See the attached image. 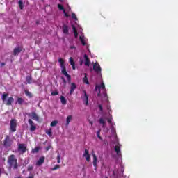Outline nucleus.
<instances>
[{
	"label": "nucleus",
	"instance_id": "nucleus-56",
	"mask_svg": "<svg viewBox=\"0 0 178 178\" xmlns=\"http://www.w3.org/2000/svg\"><path fill=\"white\" fill-rule=\"evenodd\" d=\"M24 105H27L28 104H27V102H24Z\"/></svg>",
	"mask_w": 178,
	"mask_h": 178
},
{
	"label": "nucleus",
	"instance_id": "nucleus-43",
	"mask_svg": "<svg viewBox=\"0 0 178 178\" xmlns=\"http://www.w3.org/2000/svg\"><path fill=\"white\" fill-rule=\"evenodd\" d=\"M86 161H87V162L89 163L90 161H91V157L86 158Z\"/></svg>",
	"mask_w": 178,
	"mask_h": 178
},
{
	"label": "nucleus",
	"instance_id": "nucleus-1",
	"mask_svg": "<svg viewBox=\"0 0 178 178\" xmlns=\"http://www.w3.org/2000/svg\"><path fill=\"white\" fill-rule=\"evenodd\" d=\"M58 63L60 65V67L62 69L61 70L62 74H64V76L67 77V81H68L69 83H70L71 76L69 75V74L67 73V71H66V67H65V64L64 63V60L60 58L58 59Z\"/></svg>",
	"mask_w": 178,
	"mask_h": 178
},
{
	"label": "nucleus",
	"instance_id": "nucleus-18",
	"mask_svg": "<svg viewBox=\"0 0 178 178\" xmlns=\"http://www.w3.org/2000/svg\"><path fill=\"white\" fill-rule=\"evenodd\" d=\"M83 157H85L86 159V158H91V155L89 154V150L88 149H85V152L83 154Z\"/></svg>",
	"mask_w": 178,
	"mask_h": 178
},
{
	"label": "nucleus",
	"instance_id": "nucleus-57",
	"mask_svg": "<svg viewBox=\"0 0 178 178\" xmlns=\"http://www.w3.org/2000/svg\"><path fill=\"white\" fill-rule=\"evenodd\" d=\"M17 178H22L21 177H17Z\"/></svg>",
	"mask_w": 178,
	"mask_h": 178
},
{
	"label": "nucleus",
	"instance_id": "nucleus-28",
	"mask_svg": "<svg viewBox=\"0 0 178 178\" xmlns=\"http://www.w3.org/2000/svg\"><path fill=\"white\" fill-rule=\"evenodd\" d=\"M57 8H58L59 10H63V13H65V9H64V7L61 4H58Z\"/></svg>",
	"mask_w": 178,
	"mask_h": 178
},
{
	"label": "nucleus",
	"instance_id": "nucleus-8",
	"mask_svg": "<svg viewBox=\"0 0 178 178\" xmlns=\"http://www.w3.org/2000/svg\"><path fill=\"white\" fill-rule=\"evenodd\" d=\"M27 115H28V117H29L33 120L38 121L39 119H40V118L38 117L37 113H35V112H31L30 113H28Z\"/></svg>",
	"mask_w": 178,
	"mask_h": 178
},
{
	"label": "nucleus",
	"instance_id": "nucleus-39",
	"mask_svg": "<svg viewBox=\"0 0 178 178\" xmlns=\"http://www.w3.org/2000/svg\"><path fill=\"white\" fill-rule=\"evenodd\" d=\"M98 108H99V110L100 111V112L102 113L103 112V108H102V104H99Z\"/></svg>",
	"mask_w": 178,
	"mask_h": 178
},
{
	"label": "nucleus",
	"instance_id": "nucleus-55",
	"mask_svg": "<svg viewBox=\"0 0 178 178\" xmlns=\"http://www.w3.org/2000/svg\"><path fill=\"white\" fill-rule=\"evenodd\" d=\"M107 109L110 110V106H108Z\"/></svg>",
	"mask_w": 178,
	"mask_h": 178
},
{
	"label": "nucleus",
	"instance_id": "nucleus-51",
	"mask_svg": "<svg viewBox=\"0 0 178 178\" xmlns=\"http://www.w3.org/2000/svg\"><path fill=\"white\" fill-rule=\"evenodd\" d=\"M90 125H92V124H93L92 121H90Z\"/></svg>",
	"mask_w": 178,
	"mask_h": 178
},
{
	"label": "nucleus",
	"instance_id": "nucleus-36",
	"mask_svg": "<svg viewBox=\"0 0 178 178\" xmlns=\"http://www.w3.org/2000/svg\"><path fill=\"white\" fill-rule=\"evenodd\" d=\"M51 96H56V95H58V90H56V91L51 92Z\"/></svg>",
	"mask_w": 178,
	"mask_h": 178
},
{
	"label": "nucleus",
	"instance_id": "nucleus-54",
	"mask_svg": "<svg viewBox=\"0 0 178 178\" xmlns=\"http://www.w3.org/2000/svg\"><path fill=\"white\" fill-rule=\"evenodd\" d=\"M82 63H83V61L80 62V65H82Z\"/></svg>",
	"mask_w": 178,
	"mask_h": 178
},
{
	"label": "nucleus",
	"instance_id": "nucleus-48",
	"mask_svg": "<svg viewBox=\"0 0 178 178\" xmlns=\"http://www.w3.org/2000/svg\"><path fill=\"white\" fill-rule=\"evenodd\" d=\"M70 48L71 49H76V47H75L74 46H71Z\"/></svg>",
	"mask_w": 178,
	"mask_h": 178
},
{
	"label": "nucleus",
	"instance_id": "nucleus-41",
	"mask_svg": "<svg viewBox=\"0 0 178 178\" xmlns=\"http://www.w3.org/2000/svg\"><path fill=\"white\" fill-rule=\"evenodd\" d=\"M33 170V165H30L29 167H28V169H27V170L28 171H31Z\"/></svg>",
	"mask_w": 178,
	"mask_h": 178
},
{
	"label": "nucleus",
	"instance_id": "nucleus-29",
	"mask_svg": "<svg viewBox=\"0 0 178 178\" xmlns=\"http://www.w3.org/2000/svg\"><path fill=\"white\" fill-rule=\"evenodd\" d=\"M99 124H103V128H104V127H105V121H104V119H103V118H100V119H99Z\"/></svg>",
	"mask_w": 178,
	"mask_h": 178
},
{
	"label": "nucleus",
	"instance_id": "nucleus-42",
	"mask_svg": "<svg viewBox=\"0 0 178 178\" xmlns=\"http://www.w3.org/2000/svg\"><path fill=\"white\" fill-rule=\"evenodd\" d=\"M62 81H63V83L66 84L67 83V81L65 80V78L62 77Z\"/></svg>",
	"mask_w": 178,
	"mask_h": 178
},
{
	"label": "nucleus",
	"instance_id": "nucleus-2",
	"mask_svg": "<svg viewBox=\"0 0 178 178\" xmlns=\"http://www.w3.org/2000/svg\"><path fill=\"white\" fill-rule=\"evenodd\" d=\"M7 163H8L10 168H13L14 170L17 169V159L14 154H11L8 156Z\"/></svg>",
	"mask_w": 178,
	"mask_h": 178
},
{
	"label": "nucleus",
	"instance_id": "nucleus-13",
	"mask_svg": "<svg viewBox=\"0 0 178 178\" xmlns=\"http://www.w3.org/2000/svg\"><path fill=\"white\" fill-rule=\"evenodd\" d=\"M62 32L65 34V35H68L69 34V28L68 26L66 24H63L62 26Z\"/></svg>",
	"mask_w": 178,
	"mask_h": 178
},
{
	"label": "nucleus",
	"instance_id": "nucleus-16",
	"mask_svg": "<svg viewBox=\"0 0 178 178\" xmlns=\"http://www.w3.org/2000/svg\"><path fill=\"white\" fill-rule=\"evenodd\" d=\"M69 63H70V65H72V70H76V66H75V63H74V58H70L69 59Z\"/></svg>",
	"mask_w": 178,
	"mask_h": 178
},
{
	"label": "nucleus",
	"instance_id": "nucleus-34",
	"mask_svg": "<svg viewBox=\"0 0 178 178\" xmlns=\"http://www.w3.org/2000/svg\"><path fill=\"white\" fill-rule=\"evenodd\" d=\"M58 121L54 120V121H53V122H51L50 126H51V127H55L56 124H58Z\"/></svg>",
	"mask_w": 178,
	"mask_h": 178
},
{
	"label": "nucleus",
	"instance_id": "nucleus-7",
	"mask_svg": "<svg viewBox=\"0 0 178 178\" xmlns=\"http://www.w3.org/2000/svg\"><path fill=\"white\" fill-rule=\"evenodd\" d=\"M28 123L30 125V131L34 132L37 129V127L35 126L34 122L32 121V119L28 120Z\"/></svg>",
	"mask_w": 178,
	"mask_h": 178
},
{
	"label": "nucleus",
	"instance_id": "nucleus-19",
	"mask_svg": "<svg viewBox=\"0 0 178 178\" xmlns=\"http://www.w3.org/2000/svg\"><path fill=\"white\" fill-rule=\"evenodd\" d=\"M24 103V100L22 97L17 98V102H15V104H19V105H22Z\"/></svg>",
	"mask_w": 178,
	"mask_h": 178
},
{
	"label": "nucleus",
	"instance_id": "nucleus-35",
	"mask_svg": "<svg viewBox=\"0 0 178 178\" xmlns=\"http://www.w3.org/2000/svg\"><path fill=\"white\" fill-rule=\"evenodd\" d=\"M56 159H57V163H60V155L59 154V153L57 154Z\"/></svg>",
	"mask_w": 178,
	"mask_h": 178
},
{
	"label": "nucleus",
	"instance_id": "nucleus-27",
	"mask_svg": "<svg viewBox=\"0 0 178 178\" xmlns=\"http://www.w3.org/2000/svg\"><path fill=\"white\" fill-rule=\"evenodd\" d=\"M60 102H61L62 104H63V105L66 104L67 101H66L65 97H64V96H60Z\"/></svg>",
	"mask_w": 178,
	"mask_h": 178
},
{
	"label": "nucleus",
	"instance_id": "nucleus-52",
	"mask_svg": "<svg viewBox=\"0 0 178 178\" xmlns=\"http://www.w3.org/2000/svg\"><path fill=\"white\" fill-rule=\"evenodd\" d=\"M97 89H98V86H95V90H97Z\"/></svg>",
	"mask_w": 178,
	"mask_h": 178
},
{
	"label": "nucleus",
	"instance_id": "nucleus-25",
	"mask_svg": "<svg viewBox=\"0 0 178 178\" xmlns=\"http://www.w3.org/2000/svg\"><path fill=\"white\" fill-rule=\"evenodd\" d=\"M100 88L102 89V90L105 89V84H104V83H101L100 86H98V90H99L98 95H99V94H100Z\"/></svg>",
	"mask_w": 178,
	"mask_h": 178
},
{
	"label": "nucleus",
	"instance_id": "nucleus-26",
	"mask_svg": "<svg viewBox=\"0 0 178 178\" xmlns=\"http://www.w3.org/2000/svg\"><path fill=\"white\" fill-rule=\"evenodd\" d=\"M26 82H27V84H31V83H32V76H26Z\"/></svg>",
	"mask_w": 178,
	"mask_h": 178
},
{
	"label": "nucleus",
	"instance_id": "nucleus-10",
	"mask_svg": "<svg viewBox=\"0 0 178 178\" xmlns=\"http://www.w3.org/2000/svg\"><path fill=\"white\" fill-rule=\"evenodd\" d=\"M93 70H95L96 73H99L102 72V67H100V65L98 64V63H95V65H93Z\"/></svg>",
	"mask_w": 178,
	"mask_h": 178
},
{
	"label": "nucleus",
	"instance_id": "nucleus-46",
	"mask_svg": "<svg viewBox=\"0 0 178 178\" xmlns=\"http://www.w3.org/2000/svg\"><path fill=\"white\" fill-rule=\"evenodd\" d=\"M63 13L65 15V17H69V15H68L67 13H66V11H65V13Z\"/></svg>",
	"mask_w": 178,
	"mask_h": 178
},
{
	"label": "nucleus",
	"instance_id": "nucleus-12",
	"mask_svg": "<svg viewBox=\"0 0 178 178\" xmlns=\"http://www.w3.org/2000/svg\"><path fill=\"white\" fill-rule=\"evenodd\" d=\"M83 92H84V96L81 97L83 99V102H85L86 106L88 105V95H87L86 91L83 90Z\"/></svg>",
	"mask_w": 178,
	"mask_h": 178
},
{
	"label": "nucleus",
	"instance_id": "nucleus-44",
	"mask_svg": "<svg viewBox=\"0 0 178 178\" xmlns=\"http://www.w3.org/2000/svg\"><path fill=\"white\" fill-rule=\"evenodd\" d=\"M51 149V146L46 147L45 150L49 151Z\"/></svg>",
	"mask_w": 178,
	"mask_h": 178
},
{
	"label": "nucleus",
	"instance_id": "nucleus-4",
	"mask_svg": "<svg viewBox=\"0 0 178 178\" xmlns=\"http://www.w3.org/2000/svg\"><path fill=\"white\" fill-rule=\"evenodd\" d=\"M17 120L16 119H11L10 121V132L14 133L17 131Z\"/></svg>",
	"mask_w": 178,
	"mask_h": 178
},
{
	"label": "nucleus",
	"instance_id": "nucleus-24",
	"mask_svg": "<svg viewBox=\"0 0 178 178\" xmlns=\"http://www.w3.org/2000/svg\"><path fill=\"white\" fill-rule=\"evenodd\" d=\"M72 31H74V38H77V37L79 35V33H77V30H76V27L74 25H72Z\"/></svg>",
	"mask_w": 178,
	"mask_h": 178
},
{
	"label": "nucleus",
	"instance_id": "nucleus-14",
	"mask_svg": "<svg viewBox=\"0 0 178 178\" xmlns=\"http://www.w3.org/2000/svg\"><path fill=\"white\" fill-rule=\"evenodd\" d=\"M45 158L44 157H40V159H38V161H36V165L40 166L44 163Z\"/></svg>",
	"mask_w": 178,
	"mask_h": 178
},
{
	"label": "nucleus",
	"instance_id": "nucleus-3",
	"mask_svg": "<svg viewBox=\"0 0 178 178\" xmlns=\"http://www.w3.org/2000/svg\"><path fill=\"white\" fill-rule=\"evenodd\" d=\"M8 95L9 94L6 92L2 94L1 100L4 102V104H6V106H11L12 103H13L14 102V98L12 97H9L6 100V98L8 97Z\"/></svg>",
	"mask_w": 178,
	"mask_h": 178
},
{
	"label": "nucleus",
	"instance_id": "nucleus-5",
	"mask_svg": "<svg viewBox=\"0 0 178 178\" xmlns=\"http://www.w3.org/2000/svg\"><path fill=\"white\" fill-rule=\"evenodd\" d=\"M27 151V146L25 144H17V152L21 154H24Z\"/></svg>",
	"mask_w": 178,
	"mask_h": 178
},
{
	"label": "nucleus",
	"instance_id": "nucleus-38",
	"mask_svg": "<svg viewBox=\"0 0 178 178\" xmlns=\"http://www.w3.org/2000/svg\"><path fill=\"white\" fill-rule=\"evenodd\" d=\"M97 138H99V140H102V136H100V130L97 131Z\"/></svg>",
	"mask_w": 178,
	"mask_h": 178
},
{
	"label": "nucleus",
	"instance_id": "nucleus-45",
	"mask_svg": "<svg viewBox=\"0 0 178 178\" xmlns=\"http://www.w3.org/2000/svg\"><path fill=\"white\" fill-rule=\"evenodd\" d=\"M92 157H93V158L97 157V156L95 155L94 151L92 152Z\"/></svg>",
	"mask_w": 178,
	"mask_h": 178
},
{
	"label": "nucleus",
	"instance_id": "nucleus-6",
	"mask_svg": "<svg viewBox=\"0 0 178 178\" xmlns=\"http://www.w3.org/2000/svg\"><path fill=\"white\" fill-rule=\"evenodd\" d=\"M12 145V140H10V137L7 135L6 138L3 140V146L6 147H10Z\"/></svg>",
	"mask_w": 178,
	"mask_h": 178
},
{
	"label": "nucleus",
	"instance_id": "nucleus-53",
	"mask_svg": "<svg viewBox=\"0 0 178 178\" xmlns=\"http://www.w3.org/2000/svg\"><path fill=\"white\" fill-rule=\"evenodd\" d=\"M64 0H59V2L63 3Z\"/></svg>",
	"mask_w": 178,
	"mask_h": 178
},
{
	"label": "nucleus",
	"instance_id": "nucleus-22",
	"mask_svg": "<svg viewBox=\"0 0 178 178\" xmlns=\"http://www.w3.org/2000/svg\"><path fill=\"white\" fill-rule=\"evenodd\" d=\"M115 152L117 155L118 156L121 155L120 146L119 145L115 146Z\"/></svg>",
	"mask_w": 178,
	"mask_h": 178
},
{
	"label": "nucleus",
	"instance_id": "nucleus-37",
	"mask_svg": "<svg viewBox=\"0 0 178 178\" xmlns=\"http://www.w3.org/2000/svg\"><path fill=\"white\" fill-rule=\"evenodd\" d=\"M72 17L74 19L75 21H77V17L75 13L72 14Z\"/></svg>",
	"mask_w": 178,
	"mask_h": 178
},
{
	"label": "nucleus",
	"instance_id": "nucleus-40",
	"mask_svg": "<svg viewBox=\"0 0 178 178\" xmlns=\"http://www.w3.org/2000/svg\"><path fill=\"white\" fill-rule=\"evenodd\" d=\"M59 168V165H54V167L53 168L52 170H56Z\"/></svg>",
	"mask_w": 178,
	"mask_h": 178
},
{
	"label": "nucleus",
	"instance_id": "nucleus-49",
	"mask_svg": "<svg viewBox=\"0 0 178 178\" xmlns=\"http://www.w3.org/2000/svg\"><path fill=\"white\" fill-rule=\"evenodd\" d=\"M28 178H34V176L33 175H31V176L28 177Z\"/></svg>",
	"mask_w": 178,
	"mask_h": 178
},
{
	"label": "nucleus",
	"instance_id": "nucleus-33",
	"mask_svg": "<svg viewBox=\"0 0 178 178\" xmlns=\"http://www.w3.org/2000/svg\"><path fill=\"white\" fill-rule=\"evenodd\" d=\"M46 134H47L49 136H52V129H49L48 131H46Z\"/></svg>",
	"mask_w": 178,
	"mask_h": 178
},
{
	"label": "nucleus",
	"instance_id": "nucleus-32",
	"mask_svg": "<svg viewBox=\"0 0 178 178\" xmlns=\"http://www.w3.org/2000/svg\"><path fill=\"white\" fill-rule=\"evenodd\" d=\"M19 6L20 10L24 9V3L22 2V0H19Z\"/></svg>",
	"mask_w": 178,
	"mask_h": 178
},
{
	"label": "nucleus",
	"instance_id": "nucleus-17",
	"mask_svg": "<svg viewBox=\"0 0 178 178\" xmlns=\"http://www.w3.org/2000/svg\"><path fill=\"white\" fill-rule=\"evenodd\" d=\"M92 164H93V166L95 167V170H97V156L93 157Z\"/></svg>",
	"mask_w": 178,
	"mask_h": 178
},
{
	"label": "nucleus",
	"instance_id": "nucleus-31",
	"mask_svg": "<svg viewBox=\"0 0 178 178\" xmlns=\"http://www.w3.org/2000/svg\"><path fill=\"white\" fill-rule=\"evenodd\" d=\"M40 150V147H35V149H32V153H38V152Z\"/></svg>",
	"mask_w": 178,
	"mask_h": 178
},
{
	"label": "nucleus",
	"instance_id": "nucleus-15",
	"mask_svg": "<svg viewBox=\"0 0 178 178\" xmlns=\"http://www.w3.org/2000/svg\"><path fill=\"white\" fill-rule=\"evenodd\" d=\"M84 60H85V66L89 67L90 66V59L87 54H84Z\"/></svg>",
	"mask_w": 178,
	"mask_h": 178
},
{
	"label": "nucleus",
	"instance_id": "nucleus-47",
	"mask_svg": "<svg viewBox=\"0 0 178 178\" xmlns=\"http://www.w3.org/2000/svg\"><path fill=\"white\" fill-rule=\"evenodd\" d=\"M108 124H112V120H111V119H108Z\"/></svg>",
	"mask_w": 178,
	"mask_h": 178
},
{
	"label": "nucleus",
	"instance_id": "nucleus-11",
	"mask_svg": "<svg viewBox=\"0 0 178 178\" xmlns=\"http://www.w3.org/2000/svg\"><path fill=\"white\" fill-rule=\"evenodd\" d=\"M22 51V47H17V48H15L14 50L13 51V55L17 56Z\"/></svg>",
	"mask_w": 178,
	"mask_h": 178
},
{
	"label": "nucleus",
	"instance_id": "nucleus-21",
	"mask_svg": "<svg viewBox=\"0 0 178 178\" xmlns=\"http://www.w3.org/2000/svg\"><path fill=\"white\" fill-rule=\"evenodd\" d=\"M24 94L28 97V98H32L33 97V94L29 92V90H24Z\"/></svg>",
	"mask_w": 178,
	"mask_h": 178
},
{
	"label": "nucleus",
	"instance_id": "nucleus-23",
	"mask_svg": "<svg viewBox=\"0 0 178 178\" xmlns=\"http://www.w3.org/2000/svg\"><path fill=\"white\" fill-rule=\"evenodd\" d=\"M84 78H83V83H84L85 84H89V81H88V78H87V74L84 73Z\"/></svg>",
	"mask_w": 178,
	"mask_h": 178
},
{
	"label": "nucleus",
	"instance_id": "nucleus-50",
	"mask_svg": "<svg viewBox=\"0 0 178 178\" xmlns=\"http://www.w3.org/2000/svg\"><path fill=\"white\" fill-rule=\"evenodd\" d=\"M1 66H4V65H6V63H1Z\"/></svg>",
	"mask_w": 178,
	"mask_h": 178
},
{
	"label": "nucleus",
	"instance_id": "nucleus-9",
	"mask_svg": "<svg viewBox=\"0 0 178 178\" xmlns=\"http://www.w3.org/2000/svg\"><path fill=\"white\" fill-rule=\"evenodd\" d=\"M68 83L69 84H71V88L70 89V95H72L74 93V90L76 89L77 86L76 85V83H71V81H70V83H69V81H68Z\"/></svg>",
	"mask_w": 178,
	"mask_h": 178
},
{
	"label": "nucleus",
	"instance_id": "nucleus-20",
	"mask_svg": "<svg viewBox=\"0 0 178 178\" xmlns=\"http://www.w3.org/2000/svg\"><path fill=\"white\" fill-rule=\"evenodd\" d=\"M73 120V116L72 115H68L66 119V126H68L69 124L70 123L71 120Z\"/></svg>",
	"mask_w": 178,
	"mask_h": 178
},
{
	"label": "nucleus",
	"instance_id": "nucleus-30",
	"mask_svg": "<svg viewBox=\"0 0 178 178\" xmlns=\"http://www.w3.org/2000/svg\"><path fill=\"white\" fill-rule=\"evenodd\" d=\"M80 42H81L83 46H86V42H85L83 37L79 38Z\"/></svg>",
	"mask_w": 178,
	"mask_h": 178
}]
</instances>
